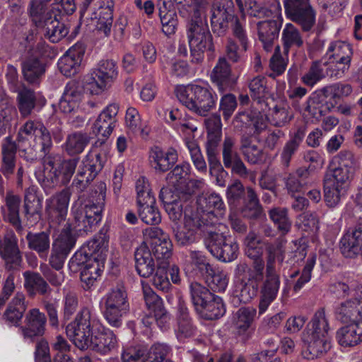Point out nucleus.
<instances>
[{
    "label": "nucleus",
    "mask_w": 362,
    "mask_h": 362,
    "mask_svg": "<svg viewBox=\"0 0 362 362\" xmlns=\"http://www.w3.org/2000/svg\"><path fill=\"white\" fill-rule=\"evenodd\" d=\"M66 333L80 350L90 348L100 355H107L118 346V339L113 331L105 327L86 307L66 326Z\"/></svg>",
    "instance_id": "obj_1"
},
{
    "label": "nucleus",
    "mask_w": 362,
    "mask_h": 362,
    "mask_svg": "<svg viewBox=\"0 0 362 362\" xmlns=\"http://www.w3.org/2000/svg\"><path fill=\"white\" fill-rule=\"evenodd\" d=\"M35 137L39 141L40 151L44 155L42 161L43 168L37 176V180L48 194L58 185H66L70 182L80 158L64 159L59 153H50L53 145L52 136L45 124L40 125Z\"/></svg>",
    "instance_id": "obj_2"
},
{
    "label": "nucleus",
    "mask_w": 362,
    "mask_h": 362,
    "mask_svg": "<svg viewBox=\"0 0 362 362\" xmlns=\"http://www.w3.org/2000/svg\"><path fill=\"white\" fill-rule=\"evenodd\" d=\"M192 13L187 25V36L190 48L191 62L201 63L205 51H213V38L206 23V12L212 0H190Z\"/></svg>",
    "instance_id": "obj_3"
},
{
    "label": "nucleus",
    "mask_w": 362,
    "mask_h": 362,
    "mask_svg": "<svg viewBox=\"0 0 362 362\" xmlns=\"http://www.w3.org/2000/svg\"><path fill=\"white\" fill-rule=\"evenodd\" d=\"M210 12L214 34L218 37L224 36L230 28L233 36L238 40L245 51L248 42L245 19L238 16L233 1L212 0Z\"/></svg>",
    "instance_id": "obj_4"
},
{
    "label": "nucleus",
    "mask_w": 362,
    "mask_h": 362,
    "mask_svg": "<svg viewBox=\"0 0 362 362\" xmlns=\"http://www.w3.org/2000/svg\"><path fill=\"white\" fill-rule=\"evenodd\" d=\"M286 240L275 241L265 245L266 275L261 288L259 303V314L264 313L277 296L280 286V277L276 272V261L281 264L285 258Z\"/></svg>",
    "instance_id": "obj_5"
},
{
    "label": "nucleus",
    "mask_w": 362,
    "mask_h": 362,
    "mask_svg": "<svg viewBox=\"0 0 362 362\" xmlns=\"http://www.w3.org/2000/svg\"><path fill=\"white\" fill-rule=\"evenodd\" d=\"M175 92L180 103L199 116L206 117L216 108L218 98L210 86L189 84L177 86Z\"/></svg>",
    "instance_id": "obj_6"
},
{
    "label": "nucleus",
    "mask_w": 362,
    "mask_h": 362,
    "mask_svg": "<svg viewBox=\"0 0 362 362\" xmlns=\"http://www.w3.org/2000/svg\"><path fill=\"white\" fill-rule=\"evenodd\" d=\"M198 209L192 211L187 207L185 209V226H214L223 224L220 219L223 218L225 205L221 197L216 193L206 194L199 198Z\"/></svg>",
    "instance_id": "obj_7"
},
{
    "label": "nucleus",
    "mask_w": 362,
    "mask_h": 362,
    "mask_svg": "<svg viewBox=\"0 0 362 362\" xmlns=\"http://www.w3.org/2000/svg\"><path fill=\"white\" fill-rule=\"evenodd\" d=\"M191 300L198 316L206 320H214L223 317L226 311L222 298L198 282L189 286Z\"/></svg>",
    "instance_id": "obj_8"
},
{
    "label": "nucleus",
    "mask_w": 362,
    "mask_h": 362,
    "mask_svg": "<svg viewBox=\"0 0 362 362\" xmlns=\"http://www.w3.org/2000/svg\"><path fill=\"white\" fill-rule=\"evenodd\" d=\"M103 316L112 327L119 328L122 325V318L129 310V303L125 287L117 284L103 296Z\"/></svg>",
    "instance_id": "obj_9"
},
{
    "label": "nucleus",
    "mask_w": 362,
    "mask_h": 362,
    "mask_svg": "<svg viewBox=\"0 0 362 362\" xmlns=\"http://www.w3.org/2000/svg\"><path fill=\"white\" fill-rule=\"evenodd\" d=\"M109 238L108 228H101L99 232L87 243L86 247L74 254L70 261L71 265L83 267L95 260L105 261L108 251Z\"/></svg>",
    "instance_id": "obj_10"
},
{
    "label": "nucleus",
    "mask_w": 362,
    "mask_h": 362,
    "mask_svg": "<svg viewBox=\"0 0 362 362\" xmlns=\"http://www.w3.org/2000/svg\"><path fill=\"white\" fill-rule=\"evenodd\" d=\"M204 241L211 254L222 262H229L238 257V245L226 232L208 231Z\"/></svg>",
    "instance_id": "obj_11"
},
{
    "label": "nucleus",
    "mask_w": 362,
    "mask_h": 362,
    "mask_svg": "<svg viewBox=\"0 0 362 362\" xmlns=\"http://www.w3.org/2000/svg\"><path fill=\"white\" fill-rule=\"evenodd\" d=\"M143 234L149 242L156 265H169L173 255V243L169 235L160 228H145Z\"/></svg>",
    "instance_id": "obj_12"
},
{
    "label": "nucleus",
    "mask_w": 362,
    "mask_h": 362,
    "mask_svg": "<svg viewBox=\"0 0 362 362\" xmlns=\"http://www.w3.org/2000/svg\"><path fill=\"white\" fill-rule=\"evenodd\" d=\"M280 6L279 1L275 0ZM286 17L298 24L303 31H310L315 24L316 13L310 0H283Z\"/></svg>",
    "instance_id": "obj_13"
},
{
    "label": "nucleus",
    "mask_w": 362,
    "mask_h": 362,
    "mask_svg": "<svg viewBox=\"0 0 362 362\" xmlns=\"http://www.w3.org/2000/svg\"><path fill=\"white\" fill-rule=\"evenodd\" d=\"M222 165L224 168L230 170L233 175L245 178L250 175L240 154L236 149V139L226 136L222 143Z\"/></svg>",
    "instance_id": "obj_14"
},
{
    "label": "nucleus",
    "mask_w": 362,
    "mask_h": 362,
    "mask_svg": "<svg viewBox=\"0 0 362 362\" xmlns=\"http://www.w3.org/2000/svg\"><path fill=\"white\" fill-rule=\"evenodd\" d=\"M118 111L117 104H110L98 117L93 127V133L98 137L95 142V146L99 147L104 144L112 132Z\"/></svg>",
    "instance_id": "obj_15"
},
{
    "label": "nucleus",
    "mask_w": 362,
    "mask_h": 362,
    "mask_svg": "<svg viewBox=\"0 0 362 362\" xmlns=\"http://www.w3.org/2000/svg\"><path fill=\"white\" fill-rule=\"evenodd\" d=\"M46 322L45 313L38 308H33L25 314V325L20 326L19 329L25 339L33 342L36 338L45 334Z\"/></svg>",
    "instance_id": "obj_16"
},
{
    "label": "nucleus",
    "mask_w": 362,
    "mask_h": 362,
    "mask_svg": "<svg viewBox=\"0 0 362 362\" xmlns=\"http://www.w3.org/2000/svg\"><path fill=\"white\" fill-rule=\"evenodd\" d=\"M37 188L31 186L24 192L23 200V219L26 225L33 226L36 225L42 217V198L39 197Z\"/></svg>",
    "instance_id": "obj_17"
},
{
    "label": "nucleus",
    "mask_w": 362,
    "mask_h": 362,
    "mask_svg": "<svg viewBox=\"0 0 362 362\" xmlns=\"http://www.w3.org/2000/svg\"><path fill=\"white\" fill-rule=\"evenodd\" d=\"M329 97L325 87L315 90L308 98L305 110L313 118L320 119L335 106L334 103L327 100Z\"/></svg>",
    "instance_id": "obj_18"
},
{
    "label": "nucleus",
    "mask_w": 362,
    "mask_h": 362,
    "mask_svg": "<svg viewBox=\"0 0 362 362\" xmlns=\"http://www.w3.org/2000/svg\"><path fill=\"white\" fill-rule=\"evenodd\" d=\"M85 50L82 43H76L61 57L58 62V68L64 76L71 77L78 72Z\"/></svg>",
    "instance_id": "obj_19"
},
{
    "label": "nucleus",
    "mask_w": 362,
    "mask_h": 362,
    "mask_svg": "<svg viewBox=\"0 0 362 362\" xmlns=\"http://www.w3.org/2000/svg\"><path fill=\"white\" fill-rule=\"evenodd\" d=\"M16 103L22 117H28L37 107L44 105L45 99L35 93L34 90L22 86L17 90Z\"/></svg>",
    "instance_id": "obj_20"
},
{
    "label": "nucleus",
    "mask_w": 362,
    "mask_h": 362,
    "mask_svg": "<svg viewBox=\"0 0 362 362\" xmlns=\"http://www.w3.org/2000/svg\"><path fill=\"white\" fill-rule=\"evenodd\" d=\"M335 318L342 323H356L362 320V297L341 302L334 308Z\"/></svg>",
    "instance_id": "obj_21"
},
{
    "label": "nucleus",
    "mask_w": 362,
    "mask_h": 362,
    "mask_svg": "<svg viewBox=\"0 0 362 362\" xmlns=\"http://www.w3.org/2000/svg\"><path fill=\"white\" fill-rule=\"evenodd\" d=\"M84 93V87L82 83L70 81L67 83L63 95L59 100V107L62 112L71 113L81 101Z\"/></svg>",
    "instance_id": "obj_22"
},
{
    "label": "nucleus",
    "mask_w": 362,
    "mask_h": 362,
    "mask_svg": "<svg viewBox=\"0 0 362 362\" xmlns=\"http://www.w3.org/2000/svg\"><path fill=\"white\" fill-rule=\"evenodd\" d=\"M304 341L307 349L304 356L308 359H314L323 356L331 349V339L329 334H305Z\"/></svg>",
    "instance_id": "obj_23"
},
{
    "label": "nucleus",
    "mask_w": 362,
    "mask_h": 362,
    "mask_svg": "<svg viewBox=\"0 0 362 362\" xmlns=\"http://www.w3.org/2000/svg\"><path fill=\"white\" fill-rule=\"evenodd\" d=\"M143 294L146 305L151 313L156 316L158 325L161 329L165 328L170 316L163 305V300L149 286L143 287Z\"/></svg>",
    "instance_id": "obj_24"
},
{
    "label": "nucleus",
    "mask_w": 362,
    "mask_h": 362,
    "mask_svg": "<svg viewBox=\"0 0 362 362\" xmlns=\"http://www.w3.org/2000/svg\"><path fill=\"white\" fill-rule=\"evenodd\" d=\"M134 259L136 271L140 276L148 278L153 274L156 265L146 242H143L136 250Z\"/></svg>",
    "instance_id": "obj_25"
},
{
    "label": "nucleus",
    "mask_w": 362,
    "mask_h": 362,
    "mask_svg": "<svg viewBox=\"0 0 362 362\" xmlns=\"http://www.w3.org/2000/svg\"><path fill=\"white\" fill-rule=\"evenodd\" d=\"M70 197V189L65 188L51 198L54 207L49 212L50 223L61 225L65 221Z\"/></svg>",
    "instance_id": "obj_26"
},
{
    "label": "nucleus",
    "mask_w": 362,
    "mask_h": 362,
    "mask_svg": "<svg viewBox=\"0 0 362 362\" xmlns=\"http://www.w3.org/2000/svg\"><path fill=\"white\" fill-rule=\"evenodd\" d=\"M282 25V19L267 20L257 23L258 36L266 51H270L274 41L278 38Z\"/></svg>",
    "instance_id": "obj_27"
},
{
    "label": "nucleus",
    "mask_w": 362,
    "mask_h": 362,
    "mask_svg": "<svg viewBox=\"0 0 362 362\" xmlns=\"http://www.w3.org/2000/svg\"><path fill=\"white\" fill-rule=\"evenodd\" d=\"M212 83L221 91L231 88L235 83L231 76V69L226 58H220L214 68L211 76Z\"/></svg>",
    "instance_id": "obj_28"
},
{
    "label": "nucleus",
    "mask_w": 362,
    "mask_h": 362,
    "mask_svg": "<svg viewBox=\"0 0 362 362\" xmlns=\"http://www.w3.org/2000/svg\"><path fill=\"white\" fill-rule=\"evenodd\" d=\"M25 299L23 293L21 292L16 293L8 303L3 315V319L6 323L16 327L20 325L21 319L27 308Z\"/></svg>",
    "instance_id": "obj_29"
},
{
    "label": "nucleus",
    "mask_w": 362,
    "mask_h": 362,
    "mask_svg": "<svg viewBox=\"0 0 362 362\" xmlns=\"http://www.w3.org/2000/svg\"><path fill=\"white\" fill-rule=\"evenodd\" d=\"M5 208L3 209V218L5 222L13 226H21L25 224L24 219H21L19 214L21 199L19 195L13 192H7L4 198Z\"/></svg>",
    "instance_id": "obj_30"
},
{
    "label": "nucleus",
    "mask_w": 362,
    "mask_h": 362,
    "mask_svg": "<svg viewBox=\"0 0 362 362\" xmlns=\"http://www.w3.org/2000/svg\"><path fill=\"white\" fill-rule=\"evenodd\" d=\"M205 126L207 130V139L206 142V153L217 152L221 140V121L219 115H212L205 120Z\"/></svg>",
    "instance_id": "obj_31"
},
{
    "label": "nucleus",
    "mask_w": 362,
    "mask_h": 362,
    "mask_svg": "<svg viewBox=\"0 0 362 362\" xmlns=\"http://www.w3.org/2000/svg\"><path fill=\"white\" fill-rule=\"evenodd\" d=\"M336 339L344 347L354 346L362 342V320L339 328L337 331Z\"/></svg>",
    "instance_id": "obj_32"
},
{
    "label": "nucleus",
    "mask_w": 362,
    "mask_h": 362,
    "mask_svg": "<svg viewBox=\"0 0 362 362\" xmlns=\"http://www.w3.org/2000/svg\"><path fill=\"white\" fill-rule=\"evenodd\" d=\"M151 163L154 164L156 170L164 173L170 169L177 159L176 151L174 149L164 152L160 147L154 146L150 152Z\"/></svg>",
    "instance_id": "obj_33"
},
{
    "label": "nucleus",
    "mask_w": 362,
    "mask_h": 362,
    "mask_svg": "<svg viewBox=\"0 0 362 362\" xmlns=\"http://www.w3.org/2000/svg\"><path fill=\"white\" fill-rule=\"evenodd\" d=\"M93 79L100 88H105L106 85L112 82L117 76V64L112 59L101 60L98 68L94 71Z\"/></svg>",
    "instance_id": "obj_34"
},
{
    "label": "nucleus",
    "mask_w": 362,
    "mask_h": 362,
    "mask_svg": "<svg viewBox=\"0 0 362 362\" xmlns=\"http://www.w3.org/2000/svg\"><path fill=\"white\" fill-rule=\"evenodd\" d=\"M18 148L16 141H12L10 137H7L2 145V162L0 171L7 177L14 173L16 165V154Z\"/></svg>",
    "instance_id": "obj_35"
},
{
    "label": "nucleus",
    "mask_w": 362,
    "mask_h": 362,
    "mask_svg": "<svg viewBox=\"0 0 362 362\" xmlns=\"http://www.w3.org/2000/svg\"><path fill=\"white\" fill-rule=\"evenodd\" d=\"M22 72L25 81L30 83H38L45 72V64L38 57L31 55L22 62Z\"/></svg>",
    "instance_id": "obj_36"
},
{
    "label": "nucleus",
    "mask_w": 362,
    "mask_h": 362,
    "mask_svg": "<svg viewBox=\"0 0 362 362\" xmlns=\"http://www.w3.org/2000/svg\"><path fill=\"white\" fill-rule=\"evenodd\" d=\"M189 260H186L185 269L192 270L195 274L202 276H205L215 266L210 262V260L206 256L199 250H189Z\"/></svg>",
    "instance_id": "obj_37"
},
{
    "label": "nucleus",
    "mask_w": 362,
    "mask_h": 362,
    "mask_svg": "<svg viewBox=\"0 0 362 362\" xmlns=\"http://www.w3.org/2000/svg\"><path fill=\"white\" fill-rule=\"evenodd\" d=\"M105 159L100 153H88L82 160L77 172L78 176L93 177L94 180L103 168Z\"/></svg>",
    "instance_id": "obj_38"
},
{
    "label": "nucleus",
    "mask_w": 362,
    "mask_h": 362,
    "mask_svg": "<svg viewBox=\"0 0 362 362\" xmlns=\"http://www.w3.org/2000/svg\"><path fill=\"white\" fill-rule=\"evenodd\" d=\"M95 194L97 195L96 203L90 206L86 217L90 226L97 225L101 220V211L105 205L106 185L100 182L96 185Z\"/></svg>",
    "instance_id": "obj_39"
},
{
    "label": "nucleus",
    "mask_w": 362,
    "mask_h": 362,
    "mask_svg": "<svg viewBox=\"0 0 362 362\" xmlns=\"http://www.w3.org/2000/svg\"><path fill=\"white\" fill-rule=\"evenodd\" d=\"M105 261L95 260L81 269L80 279L84 290H90L100 277Z\"/></svg>",
    "instance_id": "obj_40"
},
{
    "label": "nucleus",
    "mask_w": 362,
    "mask_h": 362,
    "mask_svg": "<svg viewBox=\"0 0 362 362\" xmlns=\"http://www.w3.org/2000/svg\"><path fill=\"white\" fill-rule=\"evenodd\" d=\"M23 276L24 286L30 294L37 293L45 296L51 293L52 288L44 276L42 277L39 273L27 271L23 273Z\"/></svg>",
    "instance_id": "obj_41"
},
{
    "label": "nucleus",
    "mask_w": 362,
    "mask_h": 362,
    "mask_svg": "<svg viewBox=\"0 0 362 362\" xmlns=\"http://www.w3.org/2000/svg\"><path fill=\"white\" fill-rule=\"evenodd\" d=\"M78 237L76 228H62L55 233L52 246L70 253L75 247Z\"/></svg>",
    "instance_id": "obj_42"
},
{
    "label": "nucleus",
    "mask_w": 362,
    "mask_h": 362,
    "mask_svg": "<svg viewBox=\"0 0 362 362\" xmlns=\"http://www.w3.org/2000/svg\"><path fill=\"white\" fill-rule=\"evenodd\" d=\"M60 8H49L47 4L42 0H32L30 2V16L37 27L52 18L55 13H60Z\"/></svg>",
    "instance_id": "obj_43"
},
{
    "label": "nucleus",
    "mask_w": 362,
    "mask_h": 362,
    "mask_svg": "<svg viewBox=\"0 0 362 362\" xmlns=\"http://www.w3.org/2000/svg\"><path fill=\"white\" fill-rule=\"evenodd\" d=\"M284 52L287 54L290 49H299L304 41L300 30L292 23L286 24L281 33Z\"/></svg>",
    "instance_id": "obj_44"
},
{
    "label": "nucleus",
    "mask_w": 362,
    "mask_h": 362,
    "mask_svg": "<svg viewBox=\"0 0 362 362\" xmlns=\"http://www.w3.org/2000/svg\"><path fill=\"white\" fill-rule=\"evenodd\" d=\"M59 13H55L52 18L49 19L41 25L45 30V36L52 42H59L68 34V29L63 23H61L57 16Z\"/></svg>",
    "instance_id": "obj_45"
},
{
    "label": "nucleus",
    "mask_w": 362,
    "mask_h": 362,
    "mask_svg": "<svg viewBox=\"0 0 362 362\" xmlns=\"http://www.w3.org/2000/svg\"><path fill=\"white\" fill-rule=\"evenodd\" d=\"M305 135V128L299 127L291 139L286 143L281 153L283 165L288 167L293 156L298 151Z\"/></svg>",
    "instance_id": "obj_46"
},
{
    "label": "nucleus",
    "mask_w": 362,
    "mask_h": 362,
    "mask_svg": "<svg viewBox=\"0 0 362 362\" xmlns=\"http://www.w3.org/2000/svg\"><path fill=\"white\" fill-rule=\"evenodd\" d=\"M219 151L206 153L209 165V173L216 179V183L220 187H225L228 173L223 168L219 158Z\"/></svg>",
    "instance_id": "obj_47"
},
{
    "label": "nucleus",
    "mask_w": 362,
    "mask_h": 362,
    "mask_svg": "<svg viewBox=\"0 0 362 362\" xmlns=\"http://www.w3.org/2000/svg\"><path fill=\"white\" fill-rule=\"evenodd\" d=\"M329 320L325 308H318L314 313L306 328V334H329Z\"/></svg>",
    "instance_id": "obj_48"
},
{
    "label": "nucleus",
    "mask_w": 362,
    "mask_h": 362,
    "mask_svg": "<svg viewBox=\"0 0 362 362\" xmlns=\"http://www.w3.org/2000/svg\"><path fill=\"white\" fill-rule=\"evenodd\" d=\"M90 141V137L86 133L74 132L69 134L66 138L64 148L66 152L70 156H75L82 153Z\"/></svg>",
    "instance_id": "obj_49"
},
{
    "label": "nucleus",
    "mask_w": 362,
    "mask_h": 362,
    "mask_svg": "<svg viewBox=\"0 0 362 362\" xmlns=\"http://www.w3.org/2000/svg\"><path fill=\"white\" fill-rule=\"evenodd\" d=\"M203 279L214 292L224 291L228 284L226 273L216 266Z\"/></svg>",
    "instance_id": "obj_50"
},
{
    "label": "nucleus",
    "mask_w": 362,
    "mask_h": 362,
    "mask_svg": "<svg viewBox=\"0 0 362 362\" xmlns=\"http://www.w3.org/2000/svg\"><path fill=\"white\" fill-rule=\"evenodd\" d=\"M257 310L253 307H241L235 313V325L239 334H243L252 328Z\"/></svg>",
    "instance_id": "obj_51"
},
{
    "label": "nucleus",
    "mask_w": 362,
    "mask_h": 362,
    "mask_svg": "<svg viewBox=\"0 0 362 362\" xmlns=\"http://www.w3.org/2000/svg\"><path fill=\"white\" fill-rule=\"evenodd\" d=\"M120 355L122 362H146L148 351L141 344H126L123 346Z\"/></svg>",
    "instance_id": "obj_52"
},
{
    "label": "nucleus",
    "mask_w": 362,
    "mask_h": 362,
    "mask_svg": "<svg viewBox=\"0 0 362 362\" xmlns=\"http://www.w3.org/2000/svg\"><path fill=\"white\" fill-rule=\"evenodd\" d=\"M173 354L172 347L165 343H155L148 350L146 362H175L170 357Z\"/></svg>",
    "instance_id": "obj_53"
},
{
    "label": "nucleus",
    "mask_w": 362,
    "mask_h": 362,
    "mask_svg": "<svg viewBox=\"0 0 362 362\" xmlns=\"http://www.w3.org/2000/svg\"><path fill=\"white\" fill-rule=\"evenodd\" d=\"M325 65L326 63H322L320 60L313 62L308 71L301 78L303 83L313 87L325 78L327 76Z\"/></svg>",
    "instance_id": "obj_54"
},
{
    "label": "nucleus",
    "mask_w": 362,
    "mask_h": 362,
    "mask_svg": "<svg viewBox=\"0 0 362 362\" xmlns=\"http://www.w3.org/2000/svg\"><path fill=\"white\" fill-rule=\"evenodd\" d=\"M262 230L259 228L252 230L245 238V255L248 257L262 255V248L258 245L262 243Z\"/></svg>",
    "instance_id": "obj_55"
},
{
    "label": "nucleus",
    "mask_w": 362,
    "mask_h": 362,
    "mask_svg": "<svg viewBox=\"0 0 362 362\" xmlns=\"http://www.w3.org/2000/svg\"><path fill=\"white\" fill-rule=\"evenodd\" d=\"M258 286L255 281L247 283L243 281L236 283L235 293L240 303H247L256 296Z\"/></svg>",
    "instance_id": "obj_56"
},
{
    "label": "nucleus",
    "mask_w": 362,
    "mask_h": 362,
    "mask_svg": "<svg viewBox=\"0 0 362 362\" xmlns=\"http://www.w3.org/2000/svg\"><path fill=\"white\" fill-rule=\"evenodd\" d=\"M169 265H156L152 278L153 285L158 290L168 292L171 288V284L168 276Z\"/></svg>",
    "instance_id": "obj_57"
},
{
    "label": "nucleus",
    "mask_w": 362,
    "mask_h": 362,
    "mask_svg": "<svg viewBox=\"0 0 362 362\" xmlns=\"http://www.w3.org/2000/svg\"><path fill=\"white\" fill-rule=\"evenodd\" d=\"M16 115V110L10 103L9 99L0 95V131L10 125V122Z\"/></svg>",
    "instance_id": "obj_58"
},
{
    "label": "nucleus",
    "mask_w": 362,
    "mask_h": 362,
    "mask_svg": "<svg viewBox=\"0 0 362 362\" xmlns=\"http://www.w3.org/2000/svg\"><path fill=\"white\" fill-rule=\"evenodd\" d=\"M316 259L317 255L315 253L310 254L301 272L300 277L293 285V290L294 292L298 293L302 289L305 284L310 281L312 276V271L316 263Z\"/></svg>",
    "instance_id": "obj_59"
},
{
    "label": "nucleus",
    "mask_w": 362,
    "mask_h": 362,
    "mask_svg": "<svg viewBox=\"0 0 362 362\" xmlns=\"http://www.w3.org/2000/svg\"><path fill=\"white\" fill-rule=\"evenodd\" d=\"M26 238L30 248L38 252H44L49 248V234L46 232L32 233L29 232Z\"/></svg>",
    "instance_id": "obj_60"
},
{
    "label": "nucleus",
    "mask_w": 362,
    "mask_h": 362,
    "mask_svg": "<svg viewBox=\"0 0 362 362\" xmlns=\"http://www.w3.org/2000/svg\"><path fill=\"white\" fill-rule=\"evenodd\" d=\"M354 173L355 171L337 166L333 170L327 172L324 179L333 181L341 187L342 185H346L352 180Z\"/></svg>",
    "instance_id": "obj_61"
},
{
    "label": "nucleus",
    "mask_w": 362,
    "mask_h": 362,
    "mask_svg": "<svg viewBox=\"0 0 362 362\" xmlns=\"http://www.w3.org/2000/svg\"><path fill=\"white\" fill-rule=\"evenodd\" d=\"M250 95L255 100L259 103L269 93V89L267 87V78L263 76L254 78L249 83Z\"/></svg>",
    "instance_id": "obj_62"
},
{
    "label": "nucleus",
    "mask_w": 362,
    "mask_h": 362,
    "mask_svg": "<svg viewBox=\"0 0 362 362\" xmlns=\"http://www.w3.org/2000/svg\"><path fill=\"white\" fill-rule=\"evenodd\" d=\"M245 187L239 180H235L228 185L226 190V197L230 206L236 207L245 197Z\"/></svg>",
    "instance_id": "obj_63"
},
{
    "label": "nucleus",
    "mask_w": 362,
    "mask_h": 362,
    "mask_svg": "<svg viewBox=\"0 0 362 362\" xmlns=\"http://www.w3.org/2000/svg\"><path fill=\"white\" fill-rule=\"evenodd\" d=\"M175 240L182 246L195 243L198 239L197 228H174Z\"/></svg>",
    "instance_id": "obj_64"
}]
</instances>
